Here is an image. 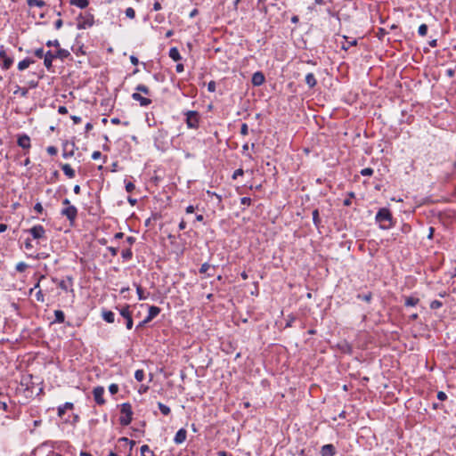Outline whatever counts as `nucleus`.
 Masks as SVG:
<instances>
[{"mask_svg": "<svg viewBox=\"0 0 456 456\" xmlns=\"http://www.w3.org/2000/svg\"><path fill=\"white\" fill-rule=\"evenodd\" d=\"M187 437V431L184 428H180L174 438V442L177 444L183 443Z\"/></svg>", "mask_w": 456, "mask_h": 456, "instance_id": "obj_14", "label": "nucleus"}, {"mask_svg": "<svg viewBox=\"0 0 456 456\" xmlns=\"http://www.w3.org/2000/svg\"><path fill=\"white\" fill-rule=\"evenodd\" d=\"M119 423L121 426H128L132 421L133 411L132 406L129 403H124L121 404L120 409Z\"/></svg>", "mask_w": 456, "mask_h": 456, "instance_id": "obj_3", "label": "nucleus"}, {"mask_svg": "<svg viewBox=\"0 0 456 456\" xmlns=\"http://www.w3.org/2000/svg\"><path fill=\"white\" fill-rule=\"evenodd\" d=\"M54 56L55 58H60L61 60L63 59H66L69 56V52L66 49H61V48H59L55 53H54Z\"/></svg>", "mask_w": 456, "mask_h": 456, "instance_id": "obj_24", "label": "nucleus"}, {"mask_svg": "<svg viewBox=\"0 0 456 456\" xmlns=\"http://www.w3.org/2000/svg\"><path fill=\"white\" fill-rule=\"evenodd\" d=\"M344 41L341 43V48L345 51H347L351 46L355 45L357 41L355 39L352 41H348L346 37H343Z\"/></svg>", "mask_w": 456, "mask_h": 456, "instance_id": "obj_25", "label": "nucleus"}, {"mask_svg": "<svg viewBox=\"0 0 456 456\" xmlns=\"http://www.w3.org/2000/svg\"><path fill=\"white\" fill-rule=\"evenodd\" d=\"M5 411V412H9L10 411V407L7 404L6 402L0 400V411Z\"/></svg>", "mask_w": 456, "mask_h": 456, "instance_id": "obj_44", "label": "nucleus"}, {"mask_svg": "<svg viewBox=\"0 0 456 456\" xmlns=\"http://www.w3.org/2000/svg\"><path fill=\"white\" fill-rule=\"evenodd\" d=\"M54 316H55L54 322L63 323L65 322V314H64L63 311L55 310Z\"/></svg>", "mask_w": 456, "mask_h": 456, "instance_id": "obj_27", "label": "nucleus"}, {"mask_svg": "<svg viewBox=\"0 0 456 456\" xmlns=\"http://www.w3.org/2000/svg\"><path fill=\"white\" fill-rule=\"evenodd\" d=\"M94 399L95 403L99 405H103L105 403V399L103 398L104 388L103 387H96L93 390Z\"/></svg>", "mask_w": 456, "mask_h": 456, "instance_id": "obj_7", "label": "nucleus"}, {"mask_svg": "<svg viewBox=\"0 0 456 456\" xmlns=\"http://www.w3.org/2000/svg\"><path fill=\"white\" fill-rule=\"evenodd\" d=\"M305 80L309 88H314L317 84V80L313 73H308Z\"/></svg>", "mask_w": 456, "mask_h": 456, "instance_id": "obj_21", "label": "nucleus"}, {"mask_svg": "<svg viewBox=\"0 0 456 456\" xmlns=\"http://www.w3.org/2000/svg\"><path fill=\"white\" fill-rule=\"evenodd\" d=\"M400 231L403 234H409L411 232V226L408 224H403L400 228Z\"/></svg>", "mask_w": 456, "mask_h": 456, "instance_id": "obj_36", "label": "nucleus"}, {"mask_svg": "<svg viewBox=\"0 0 456 456\" xmlns=\"http://www.w3.org/2000/svg\"><path fill=\"white\" fill-rule=\"evenodd\" d=\"M118 442H123L125 444H127L129 443L130 444V449L133 448V446L135 444V442L134 440H129L128 438L126 437H121L118 439Z\"/></svg>", "mask_w": 456, "mask_h": 456, "instance_id": "obj_49", "label": "nucleus"}, {"mask_svg": "<svg viewBox=\"0 0 456 456\" xmlns=\"http://www.w3.org/2000/svg\"><path fill=\"white\" fill-rule=\"evenodd\" d=\"M186 123L189 127L196 128L199 126V116H186Z\"/></svg>", "mask_w": 456, "mask_h": 456, "instance_id": "obj_19", "label": "nucleus"}, {"mask_svg": "<svg viewBox=\"0 0 456 456\" xmlns=\"http://www.w3.org/2000/svg\"><path fill=\"white\" fill-rule=\"evenodd\" d=\"M373 169L370 167H366L361 170V175L363 176H370L373 175Z\"/></svg>", "mask_w": 456, "mask_h": 456, "instance_id": "obj_41", "label": "nucleus"}, {"mask_svg": "<svg viewBox=\"0 0 456 456\" xmlns=\"http://www.w3.org/2000/svg\"><path fill=\"white\" fill-rule=\"evenodd\" d=\"M209 268H210L209 264L204 263V264L201 265V266L200 268V273H206Z\"/></svg>", "mask_w": 456, "mask_h": 456, "instance_id": "obj_54", "label": "nucleus"}, {"mask_svg": "<svg viewBox=\"0 0 456 456\" xmlns=\"http://www.w3.org/2000/svg\"><path fill=\"white\" fill-rule=\"evenodd\" d=\"M27 4L29 7L37 6V7H44L45 6V2L43 0H27Z\"/></svg>", "mask_w": 456, "mask_h": 456, "instance_id": "obj_30", "label": "nucleus"}, {"mask_svg": "<svg viewBox=\"0 0 456 456\" xmlns=\"http://www.w3.org/2000/svg\"><path fill=\"white\" fill-rule=\"evenodd\" d=\"M244 171L242 168L236 169L232 175V179L235 180L238 178V176L243 175Z\"/></svg>", "mask_w": 456, "mask_h": 456, "instance_id": "obj_52", "label": "nucleus"}, {"mask_svg": "<svg viewBox=\"0 0 456 456\" xmlns=\"http://www.w3.org/2000/svg\"><path fill=\"white\" fill-rule=\"evenodd\" d=\"M240 133L243 135H246L248 134V126H247V124L244 123V124L241 125Z\"/></svg>", "mask_w": 456, "mask_h": 456, "instance_id": "obj_62", "label": "nucleus"}, {"mask_svg": "<svg viewBox=\"0 0 456 456\" xmlns=\"http://www.w3.org/2000/svg\"><path fill=\"white\" fill-rule=\"evenodd\" d=\"M240 203L242 205L249 206L251 204V199L248 197H243L240 199Z\"/></svg>", "mask_w": 456, "mask_h": 456, "instance_id": "obj_57", "label": "nucleus"}, {"mask_svg": "<svg viewBox=\"0 0 456 456\" xmlns=\"http://www.w3.org/2000/svg\"><path fill=\"white\" fill-rule=\"evenodd\" d=\"M132 98L134 101L139 102L142 106H147L151 102V101L149 98L142 96L139 93H134L132 94Z\"/></svg>", "mask_w": 456, "mask_h": 456, "instance_id": "obj_16", "label": "nucleus"}, {"mask_svg": "<svg viewBox=\"0 0 456 456\" xmlns=\"http://www.w3.org/2000/svg\"><path fill=\"white\" fill-rule=\"evenodd\" d=\"M63 22L61 19H59L55 21L54 26L56 29H60L62 26Z\"/></svg>", "mask_w": 456, "mask_h": 456, "instance_id": "obj_63", "label": "nucleus"}, {"mask_svg": "<svg viewBox=\"0 0 456 456\" xmlns=\"http://www.w3.org/2000/svg\"><path fill=\"white\" fill-rule=\"evenodd\" d=\"M443 306V303L439 300H433L431 303H430V308L435 310V309H438L440 307Z\"/></svg>", "mask_w": 456, "mask_h": 456, "instance_id": "obj_42", "label": "nucleus"}, {"mask_svg": "<svg viewBox=\"0 0 456 456\" xmlns=\"http://www.w3.org/2000/svg\"><path fill=\"white\" fill-rule=\"evenodd\" d=\"M35 61L33 59H30V58H26L22 61H20L19 63H18V69L19 70H24L26 69L27 68L29 67L30 64L34 63Z\"/></svg>", "mask_w": 456, "mask_h": 456, "instance_id": "obj_20", "label": "nucleus"}, {"mask_svg": "<svg viewBox=\"0 0 456 456\" xmlns=\"http://www.w3.org/2000/svg\"><path fill=\"white\" fill-rule=\"evenodd\" d=\"M437 398L440 401H444L447 398V395H446V394L444 392L440 391V392L437 393Z\"/></svg>", "mask_w": 456, "mask_h": 456, "instance_id": "obj_59", "label": "nucleus"}, {"mask_svg": "<svg viewBox=\"0 0 456 456\" xmlns=\"http://www.w3.org/2000/svg\"><path fill=\"white\" fill-rule=\"evenodd\" d=\"M141 456H155L154 452L147 444H143L140 448Z\"/></svg>", "mask_w": 456, "mask_h": 456, "instance_id": "obj_28", "label": "nucleus"}, {"mask_svg": "<svg viewBox=\"0 0 456 456\" xmlns=\"http://www.w3.org/2000/svg\"><path fill=\"white\" fill-rule=\"evenodd\" d=\"M0 60L2 61L1 68L4 70L9 69L13 63V59L7 55L5 50L3 47L0 50Z\"/></svg>", "mask_w": 456, "mask_h": 456, "instance_id": "obj_6", "label": "nucleus"}, {"mask_svg": "<svg viewBox=\"0 0 456 456\" xmlns=\"http://www.w3.org/2000/svg\"><path fill=\"white\" fill-rule=\"evenodd\" d=\"M46 45L48 47L54 46V47H60V43L57 39L55 40H49L46 42Z\"/></svg>", "mask_w": 456, "mask_h": 456, "instance_id": "obj_53", "label": "nucleus"}, {"mask_svg": "<svg viewBox=\"0 0 456 456\" xmlns=\"http://www.w3.org/2000/svg\"><path fill=\"white\" fill-rule=\"evenodd\" d=\"M418 33L420 37H425L428 33V26L426 24H421L419 27Z\"/></svg>", "mask_w": 456, "mask_h": 456, "instance_id": "obj_35", "label": "nucleus"}, {"mask_svg": "<svg viewBox=\"0 0 456 456\" xmlns=\"http://www.w3.org/2000/svg\"><path fill=\"white\" fill-rule=\"evenodd\" d=\"M102 319L108 323H113L115 322V314L113 312L109 310H102Z\"/></svg>", "mask_w": 456, "mask_h": 456, "instance_id": "obj_17", "label": "nucleus"}, {"mask_svg": "<svg viewBox=\"0 0 456 456\" xmlns=\"http://www.w3.org/2000/svg\"><path fill=\"white\" fill-rule=\"evenodd\" d=\"M419 302V298L414 297H405L404 305L406 306H415Z\"/></svg>", "mask_w": 456, "mask_h": 456, "instance_id": "obj_29", "label": "nucleus"}, {"mask_svg": "<svg viewBox=\"0 0 456 456\" xmlns=\"http://www.w3.org/2000/svg\"><path fill=\"white\" fill-rule=\"evenodd\" d=\"M28 232L32 235L34 239H41L45 237V230L40 225H34L32 228L28 230Z\"/></svg>", "mask_w": 456, "mask_h": 456, "instance_id": "obj_8", "label": "nucleus"}, {"mask_svg": "<svg viewBox=\"0 0 456 456\" xmlns=\"http://www.w3.org/2000/svg\"><path fill=\"white\" fill-rule=\"evenodd\" d=\"M169 57L175 61H178L181 60L180 53L176 47H172L169 50Z\"/></svg>", "mask_w": 456, "mask_h": 456, "instance_id": "obj_26", "label": "nucleus"}, {"mask_svg": "<svg viewBox=\"0 0 456 456\" xmlns=\"http://www.w3.org/2000/svg\"><path fill=\"white\" fill-rule=\"evenodd\" d=\"M134 378L139 382L142 381L144 379V371L142 370H137L134 373Z\"/></svg>", "mask_w": 456, "mask_h": 456, "instance_id": "obj_39", "label": "nucleus"}, {"mask_svg": "<svg viewBox=\"0 0 456 456\" xmlns=\"http://www.w3.org/2000/svg\"><path fill=\"white\" fill-rule=\"evenodd\" d=\"M336 454V448L333 444H324L321 448L322 456H334Z\"/></svg>", "mask_w": 456, "mask_h": 456, "instance_id": "obj_11", "label": "nucleus"}, {"mask_svg": "<svg viewBox=\"0 0 456 456\" xmlns=\"http://www.w3.org/2000/svg\"><path fill=\"white\" fill-rule=\"evenodd\" d=\"M313 221H314V224H315V226H318L321 223L318 209H314L313 211Z\"/></svg>", "mask_w": 456, "mask_h": 456, "instance_id": "obj_34", "label": "nucleus"}, {"mask_svg": "<svg viewBox=\"0 0 456 456\" xmlns=\"http://www.w3.org/2000/svg\"><path fill=\"white\" fill-rule=\"evenodd\" d=\"M357 298L362 299L367 303H370L372 298V293L368 292L367 294H364V295L358 294Z\"/></svg>", "mask_w": 456, "mask_h": 456, "instance_id": "obj_33", "label": "nucleus"}, {"mask_svg": "<svg viewBox=\"0 0 456 456\" xmlns=\"http://www.w3.org/2000/svg\"><path fill=\"white\" fill-rule=\"evenodd\" d=\"M17 144L24 149V150H28L30 149L31 147V143H30V138L28 135L27 134H21V135H19L18 137V140H17Z\"/></svg>", "mask_w": 456, "mask_h": 456, "instance_id": "obj_10", "label": "nucleus"}, {"mask_svg": "<svg viewBox=\"0 0 456 456\" xmlns=\"http://www.w3.org/2000/svg\"><path fill=\"white\" fill-rule=\"evenodd\" d=\"M36 298L38 302H45V297L41 289H38V291L36 293Z\"/></svg>", "mask_w": 456, "mask_h": 456, "instance_id": "obj_50", "label": "nucleus"}, {"mask_svg": "<svg viewBox=\"0 0 456 456\" xmlns=\"http://www.w3.org/2000/svg\"><path fill=\"white\" fill-rule=\"evenodd\" d=\"M62 157L64 159L71 158L74 155L75 144L65 142L62 145Z\"/></svg>", "mask_w": 456, "mask_h": 456, "instance_id": "obj_9", "label": "nucleus"}, {"mask_svg": "<svg viewBox=\"0 0 456 456\" xmlns=\"http://www.w3.org/2000/svg\"><path fill=\"white\" fill-rule=\"evenodd\" d=\"M129 307L130 306L128 305H126L121 308L117 307V309L119 311L120 315L126 320V326L127 330H131L134 325L132 313L129 310Z\"/></svg>", "mask_w": 456, "mask_h": 456, "instance_id": "obj_5", "label": "nucleus"}, {"mask_svg": "<svg viewBox=\"0 0 456 456\" xmlns=\"http://www.w3.org/2000/svg\"><path fill=\"white\" fill-rule=\"evenodd\" d=\"M61 169L63 173L69 177L73 178L75 176V171L69 164L61 165Z\"/></svg>", "mask_w": 456, "mask_h": 456, "instance_id": "obj_23", "label": "nucleus"}, {"mask_svg": "<svg viewBox=\"0 0 456 456\" xmlns=\"http://www.w3.org/2000/svg\"><path fill=\"white\" fill-rule=\"evenodd\" d=\"M160 313V308L155 305L149 306V313L146 316V322L152 321Z\"/></svg>", "mask_w": 456, "mask_h": 456, "instance_id": "obj_15", "label": "nucleus"}, {"mask_svg": "<svg viewBox=\"0 0 456 456\" xmlns=\"http://www.w3.org/2000/svg\"><path fill=\"white\" fill-rule=\"evenodd\" d=\"M126 16L129 19H134L135 17V11L132 7H128L126 9Z\"/></svg>", "mask_w": 456, "mask_h": 456, "instance_id": "obj_40", "label": "nucleus"}, {"mask_svg": "<svg viewBox=\"0 0 456 456\" xmlns=\"http://www.w3.org/2000/svg\"><path fill=\"white\" fill-rule=\"evenodd\" d=\"M110 122L113 125H118V124H122L123 126H128L129 125L128 121L121 120L119 118H111Z\"/></svg>", "mask_w": 456, "mask_h": 456, "instance_id": "obj_38", "label": "nucleus"}, {"mask_svg": "<svg viewBox=\"0 0 456 456\" xmlns=\"http://www.w3.org/2000/svg\"><path fill=\"white\" fill-rule=\"evenodd\" d=\"M136 91L142 92L144 94H150L149 88L147 86H145L144 85H138L136 86Z\"/></svg>", "mask_w": 456, "mask_h": 456, "instance_id": "obj_43", "label": "nucleus"}, {"mask_svg": "<svg viewBox=\"0 0 456 456\" xmlns=\"http://www.w3.org/2000/svg\"><path fill=\"white\" fill-rule=\"evenodd\" d=\"M101 157H102V153L99 151H95L92 154V159L94 160L99 159Z\"/></svg>", "mask_w": 456, "mask_h": 456, "instance_id": "obj_61", "label": "nucleus"}, {"mask_svg": "<svg viewBox=\"0 0 456 456\" xmlns=\"http://www.w3.org/2000/svg\"><path fill=\"white\" fill-rule=\"evenodd\" d=\"M376 222L379 224V227L383 230L391 228L393 224V216L390 210L387 208H380L376 215Z\"/></svg>", "mask_w": 456, "mask_h": 456, "instance_id": "obj_1", "label": "nucleus"}, {"mask_svg": "<svg viewBox=\"0 0 456 456\" xmlns=\"http://www.w3.org/2000/svg\"><path fill=\"white\" fill-rule=\"evenodd\" d=\"M34 209H35L37 213H39V214H41V213L43 212V210H44L42 204H41V203H39V202H37V203L34 206Z\"/></svg>", "mask_w": 456, "mask_h": 456, "instance_id": "obj_58", "label": "nucleus"}, {"mask_svg": "<svg viewBox=\"0 0 456 456\" xmlns=\"http://www.w3.org/2000/svg\"><path fill=\"white\" fill-rule=\"evenodd\" d=\"M121 256L125 260H130L133 257V252L131 248H126L122 251Z\"/></svg>", "mask_w": 456, "mask_h": 456, "instance_id": "obj_32", "label": "nucleus"}, {"mask_svg": "<svg viewBox=\"0 0 456 456\" xmlns=\"http://www.w3.org/2000/svg\"><path fill=\"white\" fill-rule=\"evenodd\" d=\"M46 151L48 154H50L51 156H55L58 152V150L55 146H48L47 149H46Z\"/></svg>", "mask_w": 456, "mask_h": 456, "instance_id": "obj_46", "label": "nucleus"}, {"mask_svg": "<svg viewBox=\"0 0 456 456\" xmlns=\"http://www.w3.org/2000/svg\"><path fill=\"white\" fill-rule=\"evenodd\" d=\"M135 186L132 182H126V191L127 192H132L134 190Z\"/></svg>", "mask_w": 456, "mask_h": 456, "instance_id": "obj_51", "label": "nucleus"}, {"mask_svg": "<svg viewBox=\"0 0 456 456\" xmlns=\"http://www.w3.org/2000/svg\"><path fill=\"white\" fill-rule=\"evenodd\" d=\"M28 267V265L23 263V262H20L16 265V270L20 273H22L26 270V268Z\"/></svg>", "mask_w": 456, "mask_h": 456, "instance_id": "obj_45", "label": "nucleus"}, {"mask_svg": "<svg viewBox=\"0 0 456 456\" xmlns=\"http://www.w3.org/2000/svg\"><path fill=\"white\" fill-rule=\"evenodd\" d=\"M45 275H41V276L38 278V280H37V283L34 285V288H32V289L29 290V293H30V294L32 293V291H33L34 289H39V288H40V281H41L43 279H45Z\"/></svg>", "mask_w": 456, "mask_h": 456, "instance_id": "obj_55", "label": "nucleus"}, {"mask_svg": "<svg viewBox=\"0 0 456 456\" xmlns=\"http://www.w3.org/2000/svg\"><path fill=\"white\" fill-rule=\"evenodd\" d=\"M136 293L140 300L146 299L147 297L144 295L143 289L140 285L136 286Z\"/></svg>", "mask_w": 456, "mask_h": 456, "instance_id": "obj_37", "label": "nucleus"}, {"mask_svg": "<svg viewBox=\"0 0 456 456\" xmlns=\"http://www.w3.org/2000/svg\"><path fill=\"white\" fill-rule=\"evenodd\" d=\"M107 249L110 252L112 256H117L118 254V248L115 247H108Z\"/></svg>", "mask_w": 456, "mask_h": 456, "instance_id": "obj_60", "label": "nucleus"}, {"mask_svg": "<svg viewBox=\"0 0 456 456\" xmlns=\"http://www.w3.org/2000/svg\"><path fill=\"white\" fill-rule=\"evenodd\" d=\"M59 287L67 291L68 290V286H67V283L64 281H61L60 283H59Z\"/></svg>", "mask_w": 456, "mask_h": 456, "instance_id": "obj_64", "label": "nucleus"}, {"mask_svg": "<svg viewBox=\"0 0 456 456\" xmlns=\"http://www.w3.org/2000/svg\"><path fill=\"white\" fill-rule=\"evenodd\" d=\"M94 24V16L91 12H81L77 17V28L78 29H86Z\"/></svg>", "mask_w": 456, "mask_h": 456, "instance_id": "obj_2", "label": "nucleus"}, {"mask_svg": "<svg viewBox=\"0 0 456 456\" xmlns=\"http://www.w3.org/2000/svg\"><path fill=\"white\" fill-rule=\"evenodd\" d=\"M265 76L261 71H256L253 74L251 82L253 86H259L265 83Z\"/></svg>", "mask_w": 456, "mask_h": 456, "instance_id": "obj_12", "label": "nucleus"}, {"mask_svg": "<svg viewBox=\"0 0 456 456\" xmlns=\"http://www.w3.org/2000/svg\"><path fill=\"white\" fill-rule=\"evenodd\" d=\"M216 84L215 81H210L208 84V90L209 92H215L216 91Z\"/></svg>", "mask_w": 456, "mask_h": 456, "instance_id": "obj_56", "label": "nucleus"}, {"mask_svg": "<svg viewBox=\"0 0 456 456\" xmlns=\"http://www.w3.org/2000/svg\"><path fill=\"white\" fill-rule=\"evenodd\" d=\"M69 4L80 9H85L89 5V0H69Z\"/></svg>", "mask_w": 456, "mask_h": 456, "instance_id": "obj_22", "label": "nucleus"}, {"mask_svg": "<svg viewBox=\"0 0 456 456\" xmlns=\"http://www.w3.org/2000/svg\"><path fill=\"white\" fill-rule=\"evenodd\" d=\"M56 59L54 53L51 51H48L44 56V65L45 68L50 70L53 67V61Z\"/></svg>", "mask_w": 456, "mask_h": 456, "instance_id": "obj_13", "label": "nucleus"}, {"mask_svg": "<svg viewBox=\"0 0 456 456\" xmlns=\"http://www.w3.org/2000/svg\"><path fill=\"white\" fill-rule=\"evenodd\" d=\"M74 405L72 403H65L63 405L58 407V416L62 418L66 411L73 410Z\"/></svg>", "mask_w": 456, "mask_h": 456, "instance_id": "obj_18", "label": "nucleus"}, {"mask_svg": "<svg viewBox=\"0 0 456 456\" xmlns=\"http://www.w3.org/2000/svg\"><path fill=\"white\" fill-rule=\"evenodd\" d=\"M158 407H159V409L160 412H161L163 415H166V416H167V415H168V414L170 413V411H170V408H169L167 405H166V404H164V403H158Z\"/></svg>", "mask_w": 456, "mask_h": 456, "instance_id": "obj_31", "label": "nucleus"}, {"mask_svg": "<svg viewBox=\"0 0 456 456\" xmlns=\"http://www.w3.org/2000/svg\"><path fill=\"white\" fill-rule=\"evenodd\" d=\"M34 54L35 56H37V58L41 59V58H44L45 54L44 53V49L43 48H37L34 51Z\"/></svg>", "mask_w": 456, "mask_h": 456, "instance_id": "obj_48", "label": "nucleus"}, {"mask_svg": "<svg viewBox=\"0 0 456 456\" xmlns=\"http://www.w3.org/2000/svg\"><path fill=\"white\" fill-rule=\"evenodd\" d=\"M109 391L111 395L117 394L118 392V386L117 384L110 385Z\"/></svg>", "mask_w": 456, "mask_h": 456, "instance_id": "obj_47", "label": "nucleus"}, {"mask_svg": "<svg viewBox=\"0 0 456 456\" xmlns=\"http://www.w3.org/2000/svg\"><path fill=\"white\" fill-rule=\"evenodd\" d=\"M61 214L65 216L69 220V224L73 226L77 216V208L73 205L64 207L61 209Z\"/></svg>", "mask_w": 456, "mask_h": 456, "instance_id": "obj_4", "label": "nucleus"}]
</instances>
